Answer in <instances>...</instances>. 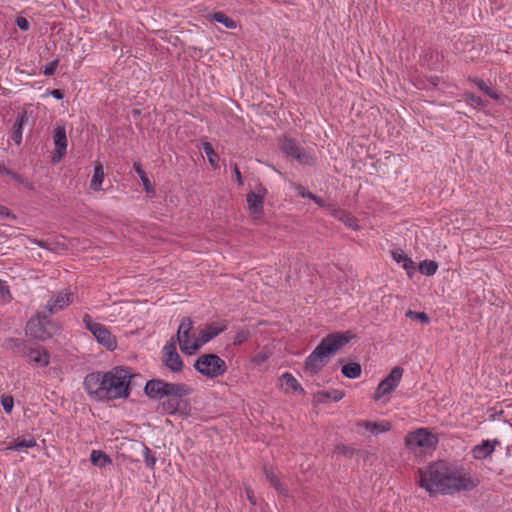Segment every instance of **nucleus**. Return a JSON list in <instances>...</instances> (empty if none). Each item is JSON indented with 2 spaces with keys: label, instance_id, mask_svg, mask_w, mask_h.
<instances>
[{
  "label": "nucleus",
  "instance_id": "obj_1",
  "mask_svg": "<svg viewBox=\"0 0 512 512\" xmlns=\"http://www.w3.org/2000/svg\"><path fill=\"white\" fill-rule=\"evenodd\" d=\"M418 484L430 495L453 494L475 486L465 468L454 462L439 460L419 468Z\"/></svg>",
  "mask_w": 512,
  "mask_h": 512
},
{
  "label": "nucleus",
  "instance_id": "obj_2",
  "mask_svg": "<svg viewBox=\"0 0 512 512\" xmlns=\"http://www.w3.org/2000/svg\"><path fill=\"white\" fill-rule=\"evenodd\" d=\"M131 371L117 366L107 372L95 371L87 374L83 386L90 398L95 401L125 399L130 395Z\"/></svg>",
  "mask_w": 512,
  "mask_h": 512
},
{
  "label": "nucleus",
  "instance_id": "obj_3",
  "mask_svg": "<svg viewBox=\"0 0 512 512\" xmlns=\"http://www.w3.org/2000/svg\"><path fill=\"white\" fill-rule=\"evenodd\" d=\"M144 391L152 399L166 398L161 402L162 410L166 414L175 415L181 411L183 403L187 404L183 398L192 393V388L185 383L152 379L147 381Z\"/></svg>",
  "mask_w": 512,
  "mask_h": 512
},
{
  "label": "nucleus",
  "instance_id": "obj_4",
  "mask_svg": "<svg viewBox=\"0 0 512 512\" xmlns=\"http://www.w3.org/2000/svg\"><path fill=\"white\" fill-rule=\"evenodd\" d=\"M354 334L351 331L330 333L324 337L305 360V371L317 374L327 363L330 355L344 347Z\"/></svg>",
  "mask_w": 512,
  "mask_h": 512
},
{
  "label": "nucleus",
  "instance_id": "obj_5",
  "mask_svg": "<svg viewBox=\"0 0 512 512\" xmlns=\"http://www.w3.org/2000/svg\"><path fill=\"white\" fill-rule=\"evenodd\" d=\"M45 310L39 311L26 324V335L38 341H46L60 331V326L50 319Z\"/></svg>",
  "mask_w": 512,
  "mask_h": 512
},
{
  "label": "nucleus",
  "instance_id": "obj_6",
  "mask_svg": "<svg viewBox=\"0 0 512 512\" xmlns=\"http://www.w3.org/2000/svg\"><path fill=\"white\" fill-rule=\"evenodd\" d=\"M438 441V436L428 428H418L406 434L404 445L408 451L417 454L434 450Z\"/></svg>",
  "mask_w": 512,
  "mask_h": 512
},
{
  "label": "nucleus",
  "instance_id": "obj_7",
  "mask_svg": "<svg viewBox=\"0 0 512 512\" xmlns=\"http://www.w3.org/2000/svg\"><path fill=\"white\" fill-rule=\"evenodd\" d=\"M194 368L197 372L210 379L222 376L227 371L226 362L213 353L199 356L194 363Z\"/></svg>",
  "mask_w": 512,
  "mask_h": 512
},
{
  "label": "nucleus",
  "instance_id": "obj_8",
  "mask_svg": "<svg viewBox=\"0 0 512 512\" xmlns=\"http://www.w3.org/2000/svg\"><path fill=\"white\" fill-rule=\"evenodd\" d=\"M83 323L85 328L91 332L99 344L104 346L107 350L113 351L117 347L116 338L112 335L110 330L101 323L94 322L89 314H84Z\"/></svg>",
  "mask_w": 512,
  "mask_h": 512
},
{
  "label": "nucleus",
  "instance_id": "obj_9",
  "mask_svg": "<svg viewBox=\"0 0 512 512\" xmlns=\"http://www.w3.org/2000/svg\"><path fill=\"white\" fill-rule=\"evenodd\" d=\"M193 323L190 318H183L176 334L180 349L187 355L194 354L199 349L198 337L192 333Z\"/></svg>",
  "mask_w": 512,
  "mask_h": 512
},
{
  "label": "nucleus",
  "instance_id": "obj_10",
  "mask_svg": "<svg viewBox=\"0 0 512 512\" xmlns=\"http://www.w3.org/2000/svg\"><path fill=\"white\" fill-rule=\"evenodd\" d=\"M16 347L23 357L28 359L30 364L46 367L50 362V354L44 347L27 348L23 342L16 340Z\"/></svg>",
  "mask_w": 512,
  "mask_h": 512
},
{
  "label": "nucleus",
  "instance_id": "obj_11",
  "mask_svg": "<svg viewBox=\"0 0 512 512\" xmlns=\"http://www.w3.org/2000/svg\"><path fill=\"white\" fill-rule=\"evenodd\" d=\"M403 371V368L400 366H395L394 368H392V370L386 376V378H384L378 384V387L374 393V400L377 401L381 399L383 396L393 392L401 381Z\"/></svg>",
  "mask_w": 512,
  "mask_h": 512
},
{
  "label": "nucleus",
  "instance_id": "obj_12",
  "mask_svg": "<svg viewBox=\"0 0 512 512\" xmlns=\"http://www.w3.org/2000/svg\"><path fill=\"white\" fill-rule=\"evenodd\" d=\"M162 362L166 368H168L172 372H180L183 369V361L176 350V345L171 340L170 343H167L163 348V356Z\"/></svg>",
  "mask_w": 512,
  "mask_h": 512
},
{
  "label": "nucleus",
  "instance_id": "obj_13",
  "mask_svg": "<svg viewBox=\"0 0 512 512\" xmlns=\"http://www.w3.org/2000/svg\"><path fill=\"white\" fill-rule=\"evenodd\" d=\"M53 141L55 150L53 152L52 162L57 163L62 159L67 150V135L64 126L58 125L54 128Z\"/></svg>",
  "mask_w": 512,
  "mask_h": 512
},
{
  "label": "nucleus",
  "instance_id": "obj_14",
  "mask_svg": "<svg viewBox=\"0 0 512 512\" xmlns=\"http://www.w3.org/2000/svg\"><path fill=\"white\" fill-rule=\"evenodd\" d=\"M266 189L259 187L257 192L247 194V204L253 219H260L263 214V206Z\"/></svg>",
  "mask_w": 512,
  "mask_h": 512
},
{
  "label": "nucleus",
  "instance_id": "obj_15",
  "mask_svg": "<svg viewBox=\"0 0 512 512\" xmlns=\"http://www.w3.org/2000/svg\"><path fill=\"white\" fill-rule=\"evenodd\" d=\"M67 292H59L56 295L52 296L51 299L47 302L44 309L50 315L57 313L58 311L64 309L71 303L70 296Z\"/></svg>",
  "mask_w": 512,
  "mask_h": 512
},
{
  "label": "nucleus",
  "instance_id": "obj_16",
  "mask_svg": "<svg viewBox=\"0 0 512 512\" xmlns=\"http://www.w3.org/2000/svg\"><path fill=\"white\" fill-rule=\"evenodd\" d=\"M226 329L225 325H219L216 323H211L205 326L200 332L198 337L199 349L207 342H209L214 337L218 336L221 332Z\"/></svg>",
  "mask_w": 512,
  "mask_h": 512
},
{
  "label": "nucleus",
  "instance_id": "obj_17",
  "mask_svg": "<svg viewBox=\"0 0 512 512\" xmlns=\"http://www.w3.org/2000/svg\"><path fill=\"white\" fill-rule=\"evenodd\" d=\"M391 256L394 261L402 265V268L406 271L409 278H412L416 269L413 260L404 254L401 249L392 250Z\"/></svg>",
  "mask_w": 512,
  "mask_h": 512
},
{
  "label": "nucleus",
  "instance_id": "obj_18",
  "mask_svg": "<svg viewBox=\"0 0 512 512\" xmlns=\"http://www.w3.org/2000/svg\"><path fill=\"white\" fill-rule=\"evenodd\" d=\"M28 122V113L26 110L18 112L16 120L12 126L11 139L20 144L22 141L23 126Z\"/></svg>",
  "mask_w": 512,
  "mask_h": 512
},
{
  "label": "nucleus",
  "instance_id": "obj_19",
  "mask_svg": "<svg viewBox=\"0 0 512 512\" xmlns=\"http://www.w3.org/2000/svg\"><path fill=\"white\" fill-rule=\"evenodd\" d=\"M358 426L364 427L373 435L387 432L391 429V424L388 421L371 422V421H360L357 423Z\"/></svg>",
  "mask_w": 512,
  "mask_h": 512
},
{
  "label": "nucleus",
  "instance_id": "obj_20",
  "mask_svg": "<svg viewBox=\"0 0 512 512\" xmlns=\"http://www.w3.org/2000/svg\"><path fill=\"white\" fill-rule=\"evenodd\" d=\"M34 446H36V440L33 436L18 437L10 442L6 449L20 452L28 448H33Z\"/></svg>",
  "mask_w": 512,
  "mask_h": 512
},
{
  "label": "nucleus",
  "instance_id": "obj_21",
  "mask_svg": "<svg viewBox=\"0 0 512 512\" xmlns=\"http://www.w3.org/2000/svg\"><path fill=\"white\" fill-rule=\"evenodd\" d=\"M301 148L294 139L289 137H284L280 142L281 151L292 159L299 153Z\"/></svg>",
  "mask_w": 512,
  "mask_h": 512
},
{
  "label": "nucleus",
  "instance_id": "obj_22",
  "mask_svg": "<svg viewBox=\"0 0 512 512\" xmlns=\"http://www.w3.org/2000/svg\"><path fill=\"white\" fill-rule=\"evenodd\" d=\"M332 215L339 221L343 222L347 227L354 229V230L359 229V226L357 224V219L353 215H351L349 212H347L343 209H335L333 211Z\"/></svg>",
  "mask_w": 512,
  "mask_h": 512
},
{
  "label": "nucleus",
  "instance_id": "obj_23",
  "mask_svg": "<svg viewBox=\"0 0 512 512\" xmlns=\"http://www.w3.org/2000/svg\"><path fill=\"white\" fill-rule=\"evenodd\" d=\"M263 472L265 474L266 479L270 482V484L274 487V489L283 495L287 494L286 489L282 486L280 480L278 479L277 475L273 471L272 467L264 466Z\"/></svg>",
  "mask_w": 512,
  "mask_h": 512
},
{
  "label": "nucleus",
  "instance_id": "obj_24",
  "mask_svg": "<svg viewBox=\"0 0 512 512\" xmlns=\"http://www.w3.org/2000/svg\"><path fill=\"white\" fill-rule=\"evenodd\" d=\"M90 461L94 466L104 468L112 463L111 458L101 450H92L90 454Z\"/></svg>",
  "mask_w": 512,
  "mask_h": 512
},
{
  "label": "nucleus",
  "instance_id": "obj_25",
  "mask_svg": "<svg viewBox=\"0 0 512 512\" xmlns=\"http://www.w3.org/2000/svg\"><path fill=\"white\" fill-rule=\"evenodd\" d=\"M282 386L293 390L294 392L304 393V389L301 387L297 379L289 372H285L281 376Z\"/></svg>",
  "mask_w": 512,
  "mask_h": 512
},
{
  "label": "nucleus",
  "instance_id": "obj_26",
  "mask_svg": "<svg viewBox=\"0 0 512 512\" xmlns=\"http://www.w3.org/2000/svg\"><path fill=\"white\" fill-rule=\"evenodd\" d=\"M341 372L346 378L355 379L361 375L362 368L359 363L350 362L342 366Z\"/></svg>",
  "mask_w": 512,
  "mask_h": 512
},
{
  "label": "nucleus",
  "instance_id": "obj_27",
  "mask_svg": "<svg viewBox=\"0 0 512 512\" xmlns=\"http://www.w3.org/2000/svg\"><path fill=\"white\" fill-rule=\"evenodd\" d=\"M344 397V392L340 390H333L331 392H318L316 395L317 401L325 403L328 400L334 402L340 401Z\"/></svg>",
  "mask_w": 512,
  "mask_h": 512
},
{
  "label": "nucleus",
  "instance_id": "obj_28",
  "mask_svg": "<svg viewBox=\"0 0 512 512\" xmlns=\"http://www.w3.org/2000/svg\"><path fill=\"white\" fill-rule=\"evenodd\" d=\"M104 179V171L102 165L99 163L94 167L93 177L90 183L92 190H99Z\"/></svg>",
  "mask_w": 512,
  "mask_h": 512
},
{
  "label": "nucleus",
  "instance_id": "obj_29",
  "mask_svg": "<svg viewBox=\"0 0 512 512\" xmlns=\"http://www.w3.org/2000/svg\"><path fill=\"white\" fill-rule=\"evenodd\" d=\"M437 269H438V264H437V262H435L433 260H424V261L420 262V264L418 266L419 272L426 276L434 275L436 273Z\"/></svg>",
  "mask_w": 512,
  "mask_h": 512
},
{
  "label": "nucleus",
  "instance_id": "obj_30",
  "mask_svg": "<svg viewBox=\"0 0 512 512\" xmlns=\"http://www.w3.org/2000/svg\"><path fill=\"white\" fill-rule=\"evenodd\" d=\"M293 159L296 160L301 165L307 166H312L316 162L315 157L310 153L306 152L303 148L300 149L299 153H297Z\"/></svg>",
  "mask_w": 512,
  "mask_h": 512
},
{
  "label": "nucleus",
  "instance_id": "obj_31",
  "mask_svg": "<svg viewBox=\"0 0 512 512\" xmlns=\"http://www.w3.org/2000/svg\"><path fill=\"white\" fill-rule=\"evenodd\" d=\"M202 148L211 166L213 168H217L219 157L218 154L214 151L212 145L209 142H204Z\"/></svg>",
  "mask_w": 512,
  "mask_h": 512
},
{
  "label": "nucleus",
  "instance_id": "obj_32",
  "mask_svg": "<svg viewBox=\"0 0 512 512\" xmlns=\"http://www.w3.org/2000/svg\"><path fill=\"white\" fill-rule=\"evenodd\" d=\"M213 20L223 24L226 28L234 29L237 26L236 22L223 12L214 13Z\"/></svg>",
  "mask_w": 512,
  "mask_h": 512
},
{
  "label": "nucleus",
  "instance_id": "obj_33",
  "mask_svg": "<svg viewBox=\"0 0 512 512\" xmlns=\"http://www.w3.org/2000/svg\"><path fill=\"white\" fill-rule=\"evenodd\" d=\"M134 170L135 172L138 174V176L140 177L141 181H142V184L144 186V189L146 192H150V191H153L152 189V186H151V183H150V180L148 179L145 171L142 169L140 163H137L135 162L134 165Z\"/></svg>",
  "mask_w": 512,
  "mask_h": 512
},
{
  "label": "nucleus",
  "instance_id": "obj_34",
  "mask_svg": "<svg viewBox=\"0 0 512 512\" xmlns=\"http://www.w3.org/2000/svg\"><path fill=\"white\" fill-rule=\"evenodd\" d=\"M482 94H485L495 100L498 103H503V96L501 93H499L497 90L489 87L485 84V82L482 80Z\"/></svg>",
  "mask_w": 512,
  "mask_h": 512
},
{
  "label": "nucleus",
  "instance_id": "obj_35",
  "mask_svg": "<svg viewBox=\"0 0 512 512\" xmlns=\"http://www.w3.org/2000/svg\"><path fill=\"white\" fill-rule=\"evenodd\" d=\"M142 455L144 457L145 464L148 468L154 469L156 458L149 447L142 445Z\"/></svg>",
  "mask_w": 512,
  "mask_h": 512
},
{
  "label": "nucleus",
  "instance_id": "obj_36",
  "mask_svg": "<svg viewBox=\"0 0 512 512\" xmlns=\"http://www.w3.org/2000/svg\"><path fill=\"white\" fill-rule=\"evenodd\" d=\"M498 440H482V459L488 457L494 450L496 445H499Z\"/></svg>",
  "mask_w": 512,
  "mask_h": 512
},
{
  "label": "nucleus",
  "instance_id": "obj_37",
  "mask_svg": "<svg viewBox=\"0 0 512 512\" xmlns=\"http://www.w3.org/2000/svg\"><path fill=\"white\" fill-rule=\"evenodd\" d=\"M406 317L410 318L412 320H419L423 324H428L429 321H430L428 315L425 312H415V311H412V310H408L406 312Z\"/></svg>",
  "mask_w": 512,
  "mask_h": 512
},
{
  "label": "nucleus",
  "instance_id": "obj_38",
  "mask_svg": "<svg viewBox=\"0 0 512 512\" xmlns=\"http://www.w3.org/2000/svg\"><path fill=\"white\" fill-rule=\"evenodd\" d=\"M1 404H2L4 411L7 414H10L14 407V399L12 396H3L1 398Z\"/></svg>",
  "mask_w": 512,
  "mask_h": 512
},
{
  "label": "nucleus",
  "instance_id": "obj_39",
  "mask_svg": "<svg viewBox=\"0 0 512 512\" xmlns=\"http://www.w3.org/2000/svg\"><path fill=\"white\" fill-rule=\"evenodd\" d=\"M11 299V294L8 285L0 280V301L8 302Z\"/></svg>",
  "mask_w": 512,
  "mask_h": 512
},
{
  "label": "nucleus",
  "instance_id": "obj_40",
  "mask_svg": "<svg viewBox=\"0 0 512 512\" xmlns=\"http://www.w3.org/2000/svg\"><path fill=\"white\" fill-rule=\"evenodd\" d=\"M58 64H59L58 59H55V60L51 61L50 63L45 65L43 73L46 76H52L55 73V71H56V69L58 67Z\"/></svg>",
  "mask_w": 512,
  "mask_h": 512
},
{
  "label": "nucleus",
  "instance_id": "obj_41",
  "mask_svg": "<svg viewBox=\"0 0 512 512\" xmlns=\"http://www.w3.org/2000/svg\"><path fill=\"white\" fill-rule=\"evenodd\" d=\"M247 338H248V332H246L244 330L238 331L234 337L233 343L235 345H240L243 342H245L247 340Z\"/></svg>",
  "mask_w": 512,
  "mask_h": 512
},
{
  "label": "nucleus",
  "instance_id": "obj_42",
  "mask_svg": "<svg viewBox=\"0 0 512 512\" xmlns=\"http://www.w3.org/2000/svg\"><path fill=\"white\" fill-rule=\"evenodd\" d=\"M16 24L19 27V29L23 31H27L30 27L29 21L24 17H18L16 19Z\"/></svg>",
  "mask_w": 512,
  "mask_h": 512
},
{
  "label": "nucleus",
  "instance_id": "obj_43",
  "mask_svg": "<svg viewBox=\"0 0 512 512\" xmlns=\"http://www.w3.org/2000/svg\"><path fill=\"white\" fill-rule=\"evenodd\" d=\"M297 192H298V195L302 198H308L311 200V198L313 197V193L307 191L303 186L301 185H298L297 186Z\"/></svg>",
  "mask_w": 512,
  "mask_h": 512
},
{
  "label": "nucleus",
  "instance_id": "obj_44",
  "mask_svg": "<svg viewBox=\"0 0 512 512\" xmlns=\"http://www.w3.org/2000/svg\"><path fill=\"white\" fill-rule=\"evenodd\" d=\"M335 450L339 454L347 455L351 451V448L346 445H338Z\"/></svg>",
  "mask_w": 512,
  "mask_h": 512
},
{
  "label": "nucleus",
  "instance_id": "obj_45",
  "mask_svg": "<svg viewBox=\"0 0 512 512\" xmlns=\"http://www.w3.org/2000/svg\"><path fill=\"white\" fill-rule=\"evenodd\" d=\"M50 95L57 100H61L64 97V93L60 89H54V90L50 91Z\"/></svg>",
  "mask_w": 512,
  "mask_h": 512
},
{
  "label": "nucleus",
  "instance_id": "obj_46",
  "mask_svg": "<svg viewBox=\"0 0 512 512\" xmlns=\"http://www.w3.org/2000/svg\"><path fill=\"white\" fill-rule=\"evenodd\" d=\"M233 171H234L237 183L239 185H243V177H242L241 172H240L239 168L237 167V165L234 166Z\"/></svg>",
  "mask_w": 512,
  "mask_h": 512
},
{
  "label": "nucleus",
  "instance_id": "obj_47",
  "mask_svg": "<svg viewBox=\"0 0 512 512\" xmlns=\"http://www.w3.org/2000/svg\"><path fill=\"white\" fill-rule=\"evenodd\" d=\"M311 200L314 201L320 207H324L325 206V201L322 198H320L317 195H315V194L313 195Z\"/></svg>",
  "mask_w": 512,
  "mask_h": 512
},
{
  "label": "nucleus",
  "instance_id": "obj_48",
  "mask_svg": "<svg viewBox=\"0 0 512 512\" xmlns=\"http://www.w3.org/2000/svg\"><path fill=\"white\" fill-rule=\"evenodd\" d=\"M0 215L3 217H10L11 213L7 207L0 205Z\"/></svg>",
  "mask_w": 512,
  "mask_h": 512
},
{
  "label": "nucleus",
  "instance_id": "obj_49",
  "mask_svg": "<svg viewBox=\"0 0 512 512\" xmlns=\"http://www.w3.org/2000/svg\"><path fill=\"white\" fill-rule=\"evenodd\" d=\"M246 493H247V497H248V500L250 501V503L252 505H255L256 504V499L253 495V492L250 490V489H246Z\"/></svg>",
  "mask_w": 512,
  "mask_h": 512
},
{
  "label": "nucleus",
  "instance_id": "obj_50",
  "mask_svg": "<svg viewBox=\"0 0 512 512\" xmlns=\"http://www.w3.org/2000/svg\"><path fill=\"white\" fill-rule=\"evenodd\" d=\"M472 452L476 459L480 458V445L474 446Z\"/></svg>",
  "mask_w": 512,
  "mask_h": 512
},
{
  "label": "nucleus",
  "instance_id": "obj_51",
  "mask_svg": "<svg viewBox=\"0 0 512 512\" xmlns=\"http://www.w3.org/2000/svg\"><path fill=\"white\" fill-rule=\"evenodd\" d=\"M429 81L431 82V84L433 86H437L439 81H440V79L437 76H432V77L429 78Z\"/></svg>",
  "mask_w": 512,
  "mask_h": 512
},
{
  "label": "nucleus",
  "instance_id": "obj_52",
  "mask_svg": "<svg viewBox=\"0 0 512 512\" xmlns=\"http://www.w3.org/2000/svg\"><path fill=\"white\" fill-rule=\"evenodd\" d=\"M35 244L38 245L41 248H46L47 247V243L42 241V240H36Z\"/></svg>",
  "mask_w": 512,
  "mask_h": 512
},
{
  "label": "nucleus",
  "instance_id": "obj_53",
  "mask_svg": "<svg viewBox=\"0 0 512 512\" xmlns=\"http://www.w3.org/2000/svg\"><path fill=\"white\" fill-rule=\"evenodd\" d=\"M472 99H473V101L476 102V104H478V105L480 104V97H473Z\"/></svg>",
  "mask_w": 512,
  "mask_h": 512
}]
</instances>
